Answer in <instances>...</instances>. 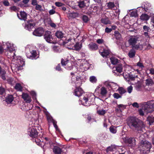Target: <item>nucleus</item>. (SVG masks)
Segmentation results:
<instances>
[{"label":"nucleus","mask_w":154,"mask_h":154,"mask_svg":"<svg viewBox=\"0 0 154 154\" xmlns=\"http://www.w3.org/2000/svg\"><path fill=\"white\" fill-rule=\"evenodd\" d=\"M127 122L128 125L130 128L140 131V133L142 132L144 127L143 122L134 117H128L127 119Z\"/></svg>","instance_id":"obj_1"},{"label":"nucleus","mask_w":154,"mask_h":154,"mask_svg":"<svg viewBox=\"0 0 154 154\" xmlns=\"http://www.w3.org/2000/svg\"><path fill=\"white\" fill-rule=\"evenodd\" d=\"M151 143L146 140H142L139 144V148L140 150L145 153H149L151 148Z\"/></svg>","instance_id":"obj_2"},{"label":"nucleus","mask_w":154,"mask_h":154,"mask_svg":"<svg viewBox=\"0 0 154 154\" xmlns=\"http://www.w3.org/2000/svg\"><path fill=\"white\" fill-rule=\"evenodd\" d=\"M152 101L145 102L142 106L143 109L144 110V112L147 114L151 112L154 110V104L152 103Z\"/></svg>","instance_id":"obj_3"},{"label":"nucleus","mask_w":154,"mask_h":154,"mask_svg":"<svg viewBox=\"0 0 154 154\" xmlns=\"http://www.w3.org/2000/svg\"><path fill=\"white\" fill-rule=\"evenodd\" d=\"M95 91L103 97L105 96L107 93L106 88L105 87H102L100 85L97 87L95 90Z\"/></svg>","instance_id":"obj_4"},{"label":"nucleus","mask_w":154,"mask_h":154,"mask_svg":"<svg viewBox=\"0 0 154 154\" xmlns=\"http://www.w3.org/2000/svg\"><path fill=\"white\" fill-rule=\"evenodd\" d=\"M71 78L72 80V82L75 83L76 86H80L81 85L82 83V81L80 77H76L74 75V73L72 72L71 73Z\"/></svg>","instance_id":"obj_5"},{"label":"nucleus","mask_w":154,"mask_h":154,"mask_svg":"<svg viewBox=\"0 0 154 154\" xmlns=\"http://www.w3.org/2000/svg\"><path fill=\"white\" fill-rule=\"evenodd\" d=\"M44 38L45 40L48 42L54 44L53 38L51 34V32L49 31H46L44 36Z\"/></svg>","instance_id":"obj_6"},{"label":"nucleus","mask_w":154,"mask_h":154,"mask_svg":"<svg viewBox=\"0 0 154 154\" xmlns=\"http://www.w3.org/2000/svg\"><path fill=\"white\" fill-rule=\"evenodd\" d=\"M75 43V39L70 38L68 39H66L64 41L63 45L67 46V48L69 49V48L73 46Z\"/></svg>","instance_id":"obj_7"},{"label":"nucleus","mask_w":154,"mask_h":154,"mask_svg":"<svg viewBox=\"0 0 154 154\" xmlns=\"http://www.w3.org/2000/svg\"><path fill=\"white\" fill-rule=\"evenodd\" d=\"M61 64L62 66H65V68L68 70H70L72 68V63L69 60L65 61L63 59H62Z\"/></svg>","instance_id":"obj_8"},{"label":"nucleus","mask_w":154,"mask_h":154,"mask_svg":"<svg viewBox=\"0 0 154 154\" xmlns=\"http://www.w3.org/2000/svg\"><path fill=\"white\" fill-rule=\"evenodd\" d=\"M45 30L43 28L40 27L35 30L33 33L35 35L40 36L43 34Z\"/></svg>","instance_id":"obj_9"},{"label":"nucleus","mask_w":154,"mask_h":154,"mask_svg":"<svg viewBox=\"0 0 154 154\" xmlns=\"http://www.w3.org/2000/svg\"><path fill=\"white\" fill-rule=\"evenodd\" d=\"M124 140L125 142L128 143L130 146H134L136 145V141L134 138H125Z\"/></svg>","instance_id":"obj_10"},{"label":"nucleus","mask_w":154,"mask_h":154,"mask_svg":"<svg viewBox=\"0 0 154 154\" xmlns=\"http://www.w3.org/2000/svg\"><path fill=\"white\" fill-rule=\"evenodd\" d=\"M138 38L135 36H132L128 40L129 44L132 46L135 45L137 42Z\"/></svg>","instance_id":"obj_11"},{"label":"nucleus","mask_w":154,"mask_h":154,"mask_svg":"<svg viewBox=\"0 0 154 154\" xmlns=\"http://www.w3.org/2000/svg\"><path fill=\"white\" fill-rule=\"evenodd\" d=\"M29 136L32 138H36L38 136V133L36 128H32L29 131Z\"/></svg>","instance_id":"obj_12"},{"label":"nucleus","mask_w":154,"mask_h":154,"mask_svg":"<svg viewBox=\"0 0 154 154\" xmlns=\"http://www.w3.org/2000/svg\"><path fill=\"white\" fill-rule=\"evenodd\" d=\"M21 96L22 97L26 103H29L31 102V97L28 94L23 92Z\"/></svg>","instance_id":"obj_13"},{"label":"nucleus","mask_w":154,"mask_h":154,"mask_svg":"<svg viewBox=\"0 0 154 154\" xmlns=\"http://www.w3.org/2000/svg\"><path fill=\"white\" fill-rule=\"evenodd\" d=\"M80 86H76V88L74 91V94L77 97H79L82 95L83 93V90L79 87Z\"/></svg>","instance_id":"obj_14"},{"label":"nucleus","mask_w":154,"mask_h":154,"mask_svg":"<svg viewBox=\"0 0 154 154\" xmlns=\"http://www.w3.org/2000/svg\"><path fill=\"white\" fill-rule=\"evenodd\" d=\"M88 46L89 50L92 51L97 50L98 49L97 45L93 42L90 43L88 45Z\"/></svg>","instance_id":"obj_15"},{"label":"nucleus","mask_w":154,"mask_h":154,"mask_svg":"<svg viewBox=\"0 0 154 154\" xmlns=\"http://www.w3.org/2000/svg\"><path fill=\"white\" fill-rule=\"evenodd\" d=\"M26 56L28 58L31 59H33L35 58L37 56V52L35 51L32 50L29 53H27Z\"/></svg>","instance_id":"obj_16"},{"label":"nucleus","mask_w":154,"mask_h":154,"mask_svg":"<svg viewBox=\"0 0 154 154\" xmlns=\"http://www.w3.org/2000/svg\"><path fill=\"white\" fill-rule=\"evenodd\" d=\"M17 16L21 20H25L26 19L27 15L24 11L20 12V15L17 13Z\"/></svg>","instance_id":"obj_17"},{"label":"nucleus","mask_w":154,"mask_h":154,"mask_svg":"<svg viewBox=\"0 0 154 154\" xmlns=\"http://www.w3.org/2000/svg\"><path fill=\"white\" fill-rule=\"evenodd\" d=\"M53 152L54 154H64L63 151L59 147L55 146L53 149Z\"/></svg>","instance_id":"obj_18"},{"label":"nucleus","mask_w":154,"mask_h":154,"mask_svg":"<svg viewBox=\"0 0 154 154\" xmlns=\"http://www.w3.org/2000/svg\"><path fill=\"white\" fill-rule=\"evenodd\" d=\"M81 44H80L79 42H77L75 45H74L73 47L71 46V47L69 48V49L78 51L81 49Z\"/></svg>","instance_id":"obj_19"},{"label":"nucleus","mask_w":154,"mask_h":154,"mask_svg":"<svg viewBox=\"0 0 154 154\" xmlns=\"http://www.w3.org/2000/svg\"><path fill=\"white\" fill-rule=\"evenodd\" d=\"M99 53L103 57H106L109 55V51L108 49H104L103 51H101V50H100L99 51Z\"/></svg>","instance_id":"obj_20"},{"label":"nucleus","mask_w":154,"mask_h":154,"mask_svg":"<svg viewBox=\"0 0 154 154\" xmlns=\"http://www.w3.org/2000/svg\"><path fill=\"white\" fill-rule=\"evenodd\" d=\"M106 4L107 6L109 9L115 10V8L116 9L117 8L116 7V5H115L113 2H109L107 3Z\"/></svg>","instance_id":"obj_21"},{"label":"nucleus","mask_w":154,"mask_h":154,"mask_svg":"<svg viewBox=\"0 0 154 154\" xmlns=\"http://www.w3.org/2000/svg\"><path fill=\"white\" fill-rule=\"evenodd\" d=\"M6 46L7 48V50L9 51L10 52H11L15 50L13 47V45L12 44H11L9 42H7L6 43Z\"/></svg>","instance_id":"obj_22"},{"label":"nucleus","mask_w":154,"mask_h":154,"mask_svg":"<svg viewBox=\"0 0 154 154\" xmlns=\"http://www.w3.org/2000/svg\"><path fill=\"white\" fill-rule=\"evenodd\" d=\"M14 99V98L12 95H9L6 97L5 101L7 103H10L12 102Z\"/></svg>","instance_id":"obj_23"},{"label":"nucleus","mask_w":154,"mask_h":154,"mask_svg":"<svg viewBox=\"0 0 154 154\" xmlns=\"http://www.w3.org/2000/svg\"><path fill=\"white\" fill-rule=\"evenodd\" d=\"M140 19L142 20H147L149 18V16L146 14H143L140 16Z\"/></svg>","instance_id":"obj_24"},{"label":"nucleus","mask_w":154,"mask_h":154,"mask_svg":"<svg viewBox=\"0 0 154 154\" xmlns=\"http://www.w3.org/2000/svg\"><path fill=\"white\" fill-rule=\"evenodd\" d=\"M55 35L57 38H61L64 37V34L62 32L58 31L56 32Z\"/></svg>","instance_id":"obj_25"},{"label":"nucleus","mask_w":154,"mask_h":154,"mask_svg":"<svg viewBox=\"0 0 154 154\" xmlns=\"http://www.w3.org/2000/svg\"><path fill=\"white\" fill-rule=\"evenodd\" d=\"M101 23L105 24H110L111 23L110 21L107 17L103 18L101 20Z\"/></svg>","instance_id":"obj_26"},{"label":"nucleus","mask_w":154,"mask_h":154,"mask_svg":"<svg viewBox=\"0 0 154 154\" xmlns=\"http://www.w3.org/2000/svg\"><path fill=\"white\" fill-rule=\"evenodd\" d=\"M110 60L111 63L113 65H116L119 62V60L117 58L112 57L110 58Z\"/></svg>","instance_id":"obj_27"},{"label":"nucleus","mask_w":154,"mask_h":154,"mask_svg":"<svg viewBox=\"0 0 154 154\" xmlns=\"http://www.w3.org/2000/svg\"><path fill=\"white\" fill-rule=\"evenodd\" d=\"M132 47V48L136 50H142L143 49V46L141 45H140V44H138L136 45H135Z\"/></svg>","instance_id":"obj_28"},{"label":"nucleus","mask_w":154,"mask_h":154,"mask_svg":"<svg viewBox=\"0 0 154 154\" xmlns=\"http://www.w3.org/2000/svg\"><path fill=\"white\" fill-rule=\"evenodd\" d=\"M135 51L134 49L131 50L128 53V55L130 58L133 57L135 55Z\"/></svg>","instance_id":"obj_29"},{"label":"nucleus","mask_w":154,"mask_h":154,"mask_svg":"<svg viewBox=\"0 0 154 154\" xmlns=\"http://www.w3.org/2000/svg\"><path fill=\"white\" fill-rule=\"evenodd\" d=\"M116 71L117 72L120 73L122 71V67L121 64H119L116 67Z\"/></svg>","instance_id":"obj_30"},{"label":"nucleus","mask_w":154,"mask_h":154,"mask_svg":"<svg viewBox=\"0 0 154 154\" xmlns=\"http://www.w3.org/2000/svg\"><path fill=\"white\" fill-rule=\"evenodd\" d=\"M15 88L18 91H22V87L19 83L17 84L15 86Z\"/></svg>","instance_id":"obj_31"},{"label":"nucleus","mask_w":154,"mask_h":154,"mask_svg":"<svg viewBox=\"0 0 154 154\" xmlns=\"http://www.w3.org/2000/svg\"><path fill=\"white\" fill-rule=\"evenodd\" d=\"M106 112V111L103 109H99L97 111V113L100 115H104Z\"/></svg>","instance_id":"obj_32"},{"label":"nucleus","mask_w":154,"mask_h":154,"mask_svg":"<svg viewBox=\"0 0 154 154\" xmlns=\"http://www.w3.org/2000/svg\"><path fill=\"white\" fill-rule=\"evenodd\" d=\"M34 23L31 20L29 21L28 24L27 25H26L25 26V28H26L27 27H34Z\"/></svg>","instance_id":"obj_33"},{"label":"nucleus","mask_w":154,"mask_h":154,"mask_svg":"<svg viewBox=\"0 0 154 154\" xmlns=\"http://www.w3.org/2000/svg\"><path fill=\"white\" fill-rule=\"evenodd\" d=\"M147 120L149 121L150 125L154 122V117L149 116L147 118Z\"/></svg>","instance_id":"obj_34"},{"label":"nucleus","mask_w":154,"mask_h":154,"mask_svg":"<svg viewBox=\"0 0 154 154\" xmlns=\"http://www.w3.org/2000/svg\"><path fill=\"white\" fill-rule=\"evenodd\" d=\"M115 149V146H110L108 147L106 149V151L107 152H108L109 151H112L114 150Z\"/></svg>","instance_id":"obj_35"},{"label":"nucleus","mask_w":154,"mask_h":154,"mask_svg":"<svg viewBox=\"0 0 154 154\" xmlns=\"http://www.w3.org/2000/svg\"><path fill=\"white\" fill-rule=\"evenodd\" d=\"M115 36L117 39H119L121 38V34L117 31L115 32Z\"/></svg>","instance_id":"obj_36"},{"label":"nucleus","mask_w":154,"mask_h":154,"mask_svg":"<svg viewBox=\"0 0 154 154\" xmlns=\"http://www.w3.org/2000/svg\"><path fill=\"white\" fill-rule=\"evenodd\" d=\"M89 80L91 82L93 83H96L97 81L96 77L94 76L90 77Z\"/></svg>","instance_id":"obj_37"},{"label":"nucleus","mask_w":154,"mask_h":154,"mask_svg":"<svg viewBox=\"0 0 154 154\" xmlns=\"http://www.w3.org/2000/svg\"><path fill=\"white\" fill-rule=\"evenodd\" d=\"M153 84V81L151 79H148L146 80V85H152Z\"/></svg>","instance_id":"obj_38"},{"label":"nucleus","mask_w":154,"mask_h":154,"mask_svg":"<svg viewBox=\"0 0 154 154\" xmlns=\"http://www.w3.org/2000/svg\"><path fill=\"white\" fill-rule=\"evenodd\" d=\"M110 131L113 133H116V130L115 127L113 126H111L109 128Z\"/></svg>","instance_id":"obj_39"},{"label":"nucleus","mask_w":154,"mask_h":154,"mask_svg":"<svg viewBox=\"0 0 154 154\" xmlns=\"http://www.w3.org/2000/svg\"><path fill=\"white\" fill-rule=\"evenodd\" d=\"M78 16V14L77 13H71L69 14V16L73 18H75Z\"/></svg>","instance_id":"obj_40"},{"label":"nucleus","mask_w":154,"mask_h":154,"mask_svg":"<svg viewBox=\"0 0 154 154\" xmlns=\"http://www.w3.org/2000/svg\"><path fill=\"white\" fill-rule=\"evenodd\" d=\"M17 61L20 66L22 67L25 65V62L23 60H18Z\"/></svg>","instance_id":"obj_41"},{"label":"nucleus","mask_w":154,"mask_h":154,"mask_svg":"<svg viewBox=\"0 0 154 154\" xmlns=\"http://www.w3.org/2000/svg\"><path fill=\"white\" fill-rule=\"evenodd\" d=\"M126 92L124 89L121 87L119 89V92L121 94H123Z\"/></svg>","instance_id":"obj_42"},{"label":"nucleus","mask_w":154,"mask_h":154,"mask_svg":"<svg viewBox=\"0 0 154 154\" xmlns=\"http://www.w3.org/2000/svg\"><path fill=\"white\" fill-rule=\"evenodd\" d=\"M84 104H86L87 102H88V96L84 97L81 100Z\"/></svg>","instance_id":"obj_43"},{"label":"nucleus","mask_w":154,"mask_h":154,"mask_svg":"<svg viewBox=\"0 0 154 154\" xmlns=\"http://www.w3.org/2000/svg\"><path fill=\"white\" fill-rule=\"evenodd\" d=\"M79 7L82 8L85 6L86 5L84 2V1H82L79 2Z\"/></svg>","instance_id":"obj_44"},{"label":"nucleus","mask_w":154,"mask_h":154,"mask_svg":"<svg viewBox=\"0 0 154 154\" xmlns=\"http://www.w3.org/2000/svg\"><path fill=\"white\" fill-rule=\"evenodd\" d=\"M82 20L85 23H87L89 20L88 17L86 15H83L82 18Z\"/></svg>","instance_id":"obj_45"},{"label":"nucleus","mask_w":154,"mask_h":154,"mask_svg":"<svg viewBox=\"0 0 154 154\" xmlns=\"http://www.w3.org/2000/svg\"><path fill=\"white\" fill-rule=\"evenodd\" d=\"M96 42L98 44H101L104 43V41L102 39H98L97 40Z\"/></svg>","instance_id":"obj_46"},{"label":"nucleus","mask_w":154,"mask_h":154,"mask_svg":"<svg viewBox=\"0 0 154 154\" xmlns=\"http://www.w3.org/2000/svg\"><path fill=\"white\" fill-rule=\"evenodd\" d=\"M47 119L49 122H53V121L54 120L51 116H47Z\"/></svg>","instance_id":"obj_47"},{"label":"nucleus","mask_w":154,"mask_h":154,"mask_svg":"<svg viewBox=\"0 0 154 154\" xmlns=\"http://www.w3.org/2000/svg\"><path fill=\"white\" fill-rule=\"evenodd\" d=\"M117 107L119 108L120 109H123L126 108V106L123 104L118 105L117 106Z\"/></svg>","instance_id":"obj_48"},{"label":"nucleus","mask_w":154,"mask_h":154,"mask_svg":"<svg viewBox=\"0 0 154 154\" xmlns=\"http://www.w3.org/2000/svg\"><path fill=\"white\" fill-rule=\"evenodd\" d=\"M113 95L114 97L116 99H118V98L121 97V96L117 93H115Z\"/></svg>","instance_id":"obj_49"},{"label":"nucleus","mask_w":154,"mask_h":154,"mask_svg":"<svg viewBox=\"0 0 154 154\" xmlns=\"http://www.w3.org/2000/svg\"><path fill=\"white\" fill-rule=\"evenodd\" d=\"M42 8V6L38 4L35 5V9L37 10L41 11V10Z\"/></svg>","instance_id":"obj_50"},{"label":"nucleus","mask_w":154,"mask_h":154,"mask_svg":"<svg viewBox=\"0 0 154 154\" xmlns=\"http://www.w3.org/2000/svg\"><path fill=\"white\" fill-rule=\"evenodd\" d=\"M141 85L140 84H137L136 86V88L137 91H140L141 89Z\"/></svg>","instance_id":"obj_51"},{"label":"nucleus","mask_w":154,"mask_h":154,"mask_svg":"<svg viewBox=\"0 0 154 154\" xmlns=\"http://www.w3.org/2000/svg\"><path fill=\"white\" fill-rule=\"evenodd\" d=\"M133 90V87L131 86L128 87L127 88L128 91L129 93H131Z\"/></svg>","instance_id":"obj_52"},{"label":"nucleus","mask_w":154,"mask_h":154,"mask_svg":"<svg viewBox=\"0 0 154 154\" xmlns=\"http://www.w3.org/2000/svg\"><path fill=\"white\" fill-rule=\"evenodd\" d=\"M92 97L91 96H88V102H90V103H91V102L92 101H93L94 100V97Z\"/></svg>","instance_id":"obj_53"},{"label":"nucleus","mask_w":154,"mask_h":154,"mask_svg":"<svg viewBox=\"0 0 154 154\" xmlns=\"http://www.w3.org/2000/svg\"><path fill=\"white\" fill-rule=\"evenodd\" d=\"M31 4L33 5H36L38 4V2L37 0H32Z\"/></svg>","instance_id":"obj_54"},{"label":"nucleus","mask_w":154,"mask_h":154,"mask_svg":"<svg viewBox=\"0 0 154 154\" xmlns=\"http://www.w3.org/2000/svg\"><path fill=\"white\" fill-rule=\"evenodd\" d=\"M137 66L139 67H140L141 68H143L144 66L143 64L142 63L139 62L137 63Z\"/></svg>","instance_id":"obj_55"},{"label":"nucleus","mask_w":154,"mask_h":154,"mask_svg":"<svg viewBox=\"0 0 154 154\" xmlns=\"http://www.w3.org/2000/svg\"><path fill=\"white\" fill-rule=\"evenodd\" d=\"M10 8L11 10L15 12H17L18 10V8H17V7L16 6H14L11 7Z\"/></svg>","instance_id":"obj_56"},{"label":"nucleus","mask_w":154,"mask_h":154,"mask_svg":"<svg viewBox=\"0 0 154 154\" xmlns=\"http://www.w3.org/2000/svg\"><path fill=\"white\" fill-rule=\"evenodd\" d=\"M112 30V28H109L108 27L106 28L105 29V31L107 33L110 32Z\"/></svg>","instance_id":"obj_57"},{"label":"nucleus","mask_w":154,"mask_h":154,"mask_svg":"<svg viewBox=\"0 0 154 154\" xmlns=\"http://www.w3.org/2000/svg\"><path fill=\"white\" fill-rule=\"evenodd\" d=\"M35 139H33V141H35L36 143L37 144V145H38L39 143H40V140H39L38 138H35Z\"/></svg>","instance_id":"obj_58"},{"label":"nucleus","mask_w":154,"mask_h":154,"mask_svg":"<svg viewBox=\"0 0 154 154\" xmlns=\"http://www.w3.org/2000/svg\"><path fill=\"white\" fill-rule=\"evenodd\" d=\"M131 15L132 17H136L137 16V14L135 11H133L131 13Z\"/></svg>","instance_id":"obj_59"},{"label":"nucleus","mask_w":154,"mask_h":154,"mask_svg":"<svg viewBox=\"0 0 154 154\" xmlns=\"http://www.w3.org/2000/svg\"><path fill=\"white\" fill-rule=\"evenodd\" d=\"M3 3L4 5L5 6H8L9 5V2L7 0L4 1L3 2Z\"/></svg>","instance_id":"obj_60"},{"label":"nucleus","mask_w":154,"mask_h":154,"mask_svg":"<svg viewBox=\"0 0 154 154\" xmlns=\"http://www.w3.org/2000/svg\"><path fill=\"white\" fill-rule=\"evenodd\" d=\"M4 89L2 88H0V95H2L5 93Z\"/></svg>","instance_id":"obj_61"},{"label":"nucleus","mask_w":154,"mask_h":154,"mask_svg":"<svg viewBox=\"0 0 154 154\" xmlns=\"http://www.w3.org/2000/svg\"><path fill=\"white\" fill-rule=\"evenodd\" d=\"M30 93L31 95L32 96L33 98H35L36 94L35 91H31Z\"/></svg>","instance_id":"obj_62"},{"label":"nucleus","mask_w":154,"mask_h":154,"mask_svg":"<svg viewBox=\"0 0 154 154\" xmlns=\"http://www.w3.org/2000/svg\"><path fill=\"white\" fill-rule=\"evenodd\" d=\"M144 110L143 109V108L142 109H140L139 110V112L140 115L141 116H143L144 115V113L143 112Z\"/></svg>","instance_id":"obj_63"},{"label":"nucleus","mask_w":154,"mask_h":154,"mask_svg":"<svg viewBox=\"0 0 154 154\" xmlns=\"http://www.w3.org/2000/svg\"><path fill=\"white\" fill-rule=\"evenodd\" d=\"M132 106L134 107H135L137 108H138L139 107V105L138 103L137 102L134 103L132 104Z\"/></svg>","instance_id":"obj_64"}]
</instances>
